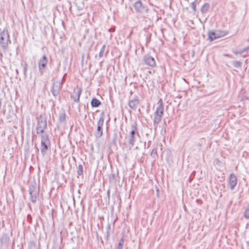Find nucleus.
<instances>
[{
  "label": "nucleus",
  "mask_w": 249,
  "mask_h": 249,
  "mask_svg": "<svg viewBox=\"0 0 249 249\" xmlns=\"http://www.w3.org/2000/svg\"><path fill=\"white\" fill-rule=\"evenodd\" d=\"M77 174L78 176H82L83 175V167L81 164H79L77 167Z\"/></svg>",
  "instance_id": "412c9836"
},
{
  "label": "nucleus",
  "mask_w": 249,
  "mask_h": 249,
  "mask_svg": "<svg viewBox=\"0 0 249 249\" xmlns=\"http://www.w3.org/2000/svg\"><path fill=\"white\" fill-rule=\"evenodd\" d=\"M124 243V237H122L120 239L119 243L118 244V245L116 248V249H123Z\"/></svg>",
  "instance_id": "4be33fe9"
},
{
  "label": "nucleus",
  "mask_w": 249,
  "mask_h": 249,
  "mask_svg": "<svg viewBox=\"0 0 249 249\" xmlns=\"http://www.w3.org/2000/svg\"><path fill=\"white\" fill-rule=\"evenodd\" d=\"M106 44H104L103 46H102V47L99 52V57H103V54H104V51H105V48H106Z\"/></svg>",
  "instance_id": "bb28decb"
},
{
  "label": "nucleus",
  "mask_w": 249,
  "mask_h": 249,
  "mask_svg": "<svg viewBox=\"0 0 249 249\" xmlns=\"http://www.w3.org/2000/svg\"><path fill=\"white\" fill-rule=\"evenodd\" d=\"M210 8V4L208 3H204L201 8V12L204 14L206 13Z\"/></svg>",
  "instance_id": "aec40b11"
},
{
  "label": "nucleus",
  "mask_w": 249,
  "mask_h": 249,
  "mask_svg": "<svg viewBox=\"0 0 249 249\" xmlns=\"http://www.w3.org/2000/svg\"><path fill=\"white\" fill-rule=\"evenodd\" d=\"M27 67L28 65L25 63L23 66V73L25 77L27 76Z\"/></svg>",
  "instance_id": "c756f323"
},
{
  "label": "nucleus",
  "mask_w": 249,
  "mask_h": 249,
  "mask_svg": "<svg viewBox=\"0 0 249 249\" xmlns=\"http://www.w3.org/2000/svg\"><path fill=\"white\" fill-rule=\"evenodd\" d=\"M29 249H39V245L35 241H30L29 243Z\"/></svg>",
  "instance_id": "a211bd4d"
},
{
  "label": "nucleus",
  "mask_w": 249,
  "mask_h": 249,
  "mask_svg": "<svg viewBox=\"0 0 249 249\" xmlns=\"http://www.w3.org/2000/svg\"><path fill=\"white\" fill-rule=\"evenodd\" d=\"M26 219H27V221H28V222L29 224H31V223H32V217H31V215L30 214H28L27 215Z\"/></svg>",
  "instance_id": "7c9ffc66"
},
{
  "label": "nucleus",
  "mask_w": 249,
  "mask_h": 249,
  "mask_svg": "<svg viewBox=\"0 0 249 249\" xmlns=\"http://www.w3.org/2000/svg\"><path fill=\"white\" fill-rule=\"evenodd\" d=\"M197 2V0H195L194 1L191 3V6L194 12L196 11V3Z\"/></svg>",
  "instance_id": "cd10ccee"
},
{
  "label": "nucleus",
  "mask_w": 249,
  "mask_h": 249,
  "mask_svg": "<svg viewBox=\"0 0 249 249\" xmlns=\"http://www.w3.org/2000/svg\"><path fill=\"white\" fill-rule=\"evenodd\" d=\"M104 113L102 112L97 123V129L94 132V136L97 139H99L103 135V126L104 122Z\"/></svg>",
  "instance_id": "6e6552de"
},
{
  "label": "nucleus",
  "mask_w": 249,
  "mask_h": 249,
  "mask_svg": "<svg viewBox=\"0 0 249 249\" xmlns=\"http://www.w3.org/2000/svg\"><path fill=\"white\" fill-rule=\"evenodd\" d=\"M90 103L92 107H97L101 104V102L95 97L92 99Z\"/></svg>",
  "instance_id": "f3484780"
},
{
  "label": "nucleus",
  "mask_w": 249,
  "mask_h": 249,
  "mask_svg": "<svg viewBox=\"0 0 249 249\" xmlns=\"http://www.w3.org/2000/svg\"><path fill=\"white\" fill-rule=\"evenodd\" d=\"M5 110H4V111H3V114H5Z\"/></svg>",
  "instance_id": "ea45409f"
},
{
  "label": "nucleus",
  "mask_w": 249,
  "mask_h": 249,
  "mask_svg": "<svg viewBox=\"0 0 249 249\" xmlns=\"http://www.w3.org/2000/svg\"><path fill=\"white\" fill-rule=\"evenodd\" d=\"M145 145H146V143L145 142L144 143V146L145 147Z\"/></svg>",
  "instance_id": "a19ab883"
},
{
  "label": "nucleus",
  "mask_w": 249,
  "mask_h": 249,
  "mask_svg": "<svg viewBox=\"0 0 249 249\" xmlns=\"http://www.w3.org/2000/svg\"><path fill=\"white\" fill-rule=\"evenodd\" d=\"M228 34V32L226 30H211L209 31L207 34L208 39L212 42L215 39L223 37Z\"/></svg>",
  "instance_id": "423d86ee"
},
{
  "label": "nucleus",
  "mask_w": 249,
  "mask_h": 249,
  "mask_svg": "<svg viewBox=\"0 0 249 249\" xmlns=\"http://www.w3.org/2000/svg\"><path fill=\"white\" fill-rule=\"evenodd\" d=\"M16 73H17V74H18V70H16Z\"/></svg>",
  "instance_id": "58836bf2"
},
{
  "label": "nucleus",
  "mask_w": 249,
  "mask_h": 249,
  "mask_svg": "<svg viewBox=\"0 0 249 249\" xmlns=\"http://www.w3.org/2000/svg\"><path fill=\"white\" fill-rule=\"evenodd\" d=\"M40 151L43 156L47 154V151L49 150L51 146L50 141L49 139V136L47 134H41Z\"/></svg>",
  "instance_id": "20e7f679"
},
{
  "label": "nucleus",
  "mask_w": 249,
  "mask_h": 249,
  "mask_svg": "<svg viewBox=\"0 0 249 249\" xmlns=\"http://www.w3.org/2000/svg\"><path fill=\"white\" fill-rule=\"evenodd\" d=\"M11 43L8 30L4 28L2 31L0 29V45L4 51H6L9 44Z\"/></svg>",
  "instance_id": "7ed1b4c3"
},
{
  "label": "nucleus",
  "mask_w": 249,
  "mask_h": 249,
  "mask_svg": "<svg viewBox=\"0 0 249 249\" xmlns=\"http://www.w3.org/2000/svg\"><path fill=\"white\" fill-rule=\"evenodd\" d=\"M44 114H41L38 119L36 125V133L40 136L41 134H44V132L47 128V120Z\"/></svg>",
  "instance_id": "39448f33"
},
{
  "label": "nucleus",
  "mask_w": 249,
  "mask_h": 249,
  "mask_svg": "<svg viewBox=\"0 0 249 249\" xmlns=\"http://www.w3.org/2000/svg\"><path fill=\"white\" fill-rule=\"evenodd\" d=\"M10 242V238L8 234H2L0 238V243L2 246L8 247Z\"/></svg>",
  "instance_id": "dca6fc26"
},
{
  "label": "nucleus",
  "mask_w": 249,
  "mask_h": 249,
  "mask_svg": "<svg viewBox=\"0 0 249 249\" xmlns=\"http://www.w3.org/2000/svg\"><path fill=\"white\" fill-rule=\"evenodd\" d=\"M249 49V46L246 47V48H243V49H242L241 50H240L239 51V53H240V54H241L242 53H243L247 51V50H248Z\"/></svg>",
  "instance_id": "2f4dec72"
},
{
  "label": "nucleus",
  "mask_w": 249,
  "mask_h": 249,
  "mask_svg": "<svg viewBox=\"0 0 249 249\" xmlns=\"http://www.w3.org/2000/svg\"><path fill=\"white\" fill-rule=\"evenodd\" d=\"M62 85L63 81H56L55 82L53 83L51 88V92L53 96L55 98H56L59 95V92L62 87Z\"/></svg>",
  "instance_id": "9b49d317"
},
{
  "label": "nucleus",
  "mask_w": 249,
  "mask_h": 249,
  "mask_svg": "<svg viewBox=\"0 0 249 249\" xmlns=\"http://www.w3.org/2000/svg\"><path fill=\"white\" fill-rule=\"evenodd\" d=\"M82 89L81 88H77L74 89L73 94L71 95V97L73 99L75 102H78L79 101L80 95L81 94Z\"/></svg>",
  "instance_id": "2eb2a0df"
},
{
  "label": "nucleus",
  "mask_w": 249,
  "mask_h": 249,
  "mask_svg": "<svg viewBox=\"0 0 249 249\" xmlns=\"http://www.w3.org/2000/svg\"><path fill=\"white\" fill-rule=\"evenodd\" d=\"M151 143V141H148V147H148L150 145Z\"/></svg>",
  "instance_id": "f704fd0d"
},
{
  "label": "nucleus",
  "mask_w": 249,
  "mask_h": 249,
  "mask_svg": "<svg viewBox=\"0 0 249 249\" xmlns=\"http://www.w3.org/2000/svg\"><path fill=\"white\" fill-rule=\"evenodd\" d=\"M158 106L156 107V110L154 113L153 125L156 128L161 120L163 115V104L161 99H160L158 103Z\"/></svg>",
  "instance_id": "f257e3e1"
},
{
  "label": "nucleus",
  "mask_w": 249,
  "mask_h": 249,
  "mask_svg": "<svg viewBox=\"0 0 249 249\" xmlns=\"http://www.w3.org/2000/svg\"><path fill=\"white\" fill-rule=\"evenodd\" d=\"M233 53L235 54H238V53H239V51H234L233 52Z\"/></svg>",
  "instance_id": "72a5a7b5"
},
{
  "label": "nucleus",
  "mask_w": 249,
  "mask_h": 249,
  "mask_svg": "<svg viewBox=\"0 0 249 249\" xmlns=\"http://www.w3.org/2000/svg\"><path fill=\"white\" fill-rule=\"evenodd\" d=\"M72 249H75L74 248H73Z\"/></svg>",
  "instance_id": "79ce46f5"
},
{
  "label": "nucleus",
  "mask_w": 249,
  "mask_h": 249,
  "mask_svg": "<svg viewBox=\"0 0 249 249\" xmlns=\"http://www.w3.org/2000/svg\"><path fill=\"white\" fill-rule=\"evenodd\" d=\"M151 157L153 159H156L158 156L157 148H153L150 153Z\"/></svg>",
  "instance_id": "393cba45"
},
{
  "label": "nucleus",
  "mask_w": 249,
  "mask_h": 249,
  "mask_svg": "<svg viewBox=\"0 0 249 249\" xmlns=\"http://www.w3.org/2000/svg\"><path fill=\"white\" fill-rule=\"evenodd\" d=\"M133 6L136 13L142 14L148 11V8L142 4L141 0L135 1Z\"/></svg>",
  "instance_id": "1a4fd4ad"
},
{
  "label": "nucleus",
  "mask_w": 249,
  "mask_h": 249,
  "mask_svg": "<svg viewBox=\"0 0 249 249\" xmlns=\"http://www.w3.org/2000/svg\"><path fill=\"white\" fill-rule=\"evenodd\" d=\"M140 104L139 100L137 96L134 99L130 100L128 102V106L132 109L135 110L137 108L138 105Z\"/></svg>",
  "instance_id": "4468645a"
},
{
  "label": "nucleus",
  "mask_w": 249,
  "mask_h": 249,
  "mask_svg": "<svg viewBox=\"0 0 249 249\" xmlns=\"http://www.w3.org/2000/svg\"><path fill=\"white\" fill-rule=\"evenodd\" d=\"M244 216L245 218L249 219V209H247L245 211L244 213Z\"/></svg>",
  "instance_id": "c85d7f7f"
},
{
  "label": "nucleus",
  "mask_w": 249,
  "mask_h": 249,
  "mask_svg": "<svg viewBox=\"0 0 249 249\" xmlns=\"http://www.w3.org/2000/svg\"><path fill=\"white\" fill-rule=\"evenodd\" d=\"M231 190H233L237 184V178L234 174H231L228 178Z\"/></svg>",
  "instance_id": "ddd939ff"
},
{
  "label": "nucleus",
  "mask_w": 249,
  "mask_h": 249,
  "mask_svg": "<svg viewBox=\"0 0 249 249\" xmlns=\"http://www.w3.org/2000/svg\"><path fill=\"white\" fill-rule=\"evenodd\" d=\"M66 120V113L64 112H62L59 114V121L60 122H64Z\"/></svg>",
  "instance_id": "5701e85b"
},
{
  "label": "nucleus",
  "mask_w": 249,
  "mask_h": 249,
  "mask_svg": "<svg viewBox=\"0 0 249 249\" xmlns=\"http://www.w3.org/2000/svg\"><path fill=\"white\" fill-rule=\"evenodd\" d=\"M234 67L238 68L241 66L242 63L239 61H234L232 62Z\"/></svg>",
  "instance_id": "a878e982"
},
{
  "label": "nucleus",
  "mask_w": 249,
  "mask_h": 249,
  "mask_svg": "<svg viewBox=\"0 0 249 249\" xmlns=\"http://www.w3.org/2000/svg\"><path fill=\"white\" fill-rule=\"evenodd\" d=\"M156 191H157V195H158V194H159V189H158V188H157Z\"/></svg>",
  "instance_id": "c9c22d12"
},
{
  "label": "nucleus",
  "mask_w": 249,
  "mask_h": 249,
  "mask_svg": "<svg viewBox=\"0 0 249 249\" xmlns=\"http://www.w3.org/2000/svg\"><path fill=\"white\" fill-rule=\"evenodd\" d=\"M138 137H140V134L138 130L137 124L136 122H134L131 124L130 131L127 137L128 143L130 145V147L134 146L137 138Z\"/></svg>",
  "instance_id": "f03ea898"
},
{
  "label": "nucleus",
  "mask_w": 249,
  "mask_h": 249,
  "mask_svg": "<svg viewBox=\"0 0 249 249\" xmlns=\"http://www.w3.org/2000/svg\"><path fill=\"white\" fill-rule=\"evenodd\" d=\"M118 175L115 173H111L108 176L109 181L110 182H116L118 179Z\"/></svg>",
  "instance_id": "6ab92c4d"
},
{
  "label": "nucleus",
  "mask_w": 249,
  "mask_h": 249,
  "mask_svg": "<svg viewBox=\"0 0 249 249\" xmlns=\"http://www.w3.org/2000/svg\"><path fill=\"white\" fill-rule=\"evenodd\" d=\"M29 192L31 201L32 203H35L39 192V187L37 186L36 182H34L29 186Z\"/></svg>",
  "instance_id": "0eeeda50"
},
{
  "label": "nucleus",
  "mask_w": 249,
  "mask_h": 249,
  "mask_svg": "<svg viewBox=\"0 0 249 249\" xmlns=\"http://www.w3.org/2000/svg\"><path fill=\"white\" fill-rule=\"evenodd\" d=\"M108 32H110V33H112V32H115V28L114 27H112V28L109 29H108Z\"/></svg>",
  "instance_id": "473e14b6"
},
{
  "label": "nucleus",
  "mask_w": 249,
  "mask_h": 249,
  "mask_svg": "<svg viewBox=\"0 0 249 249\" xmlns=\"http://www.w3.org/2000/svg\"><path fill=\"white\" fill-rule=\"evenodd\" d=\"M110 229H111V225L110 224H108L107 226V231H106V239L107 240L108 239V238L110 236L109 232H110Z\"/></svg>",
  "instance_id": "b1692460"
},
{
  "label": "nucleus",
  "mask_w": 249,
  "mask_h": 249,
  "mask_svg": "<svg viewBox=\"0 0 249 249\" xmlns=\"http://www.w3.org/2000/svg\"><path fill=\"white\" fill-rule=\"evenodd\" d=\"M107 196H108V197H109V190L107 191Z\"/></svg>",
  "instance_id": "e433bc0d"
},
{
  "label": "nucleus",
  "mask_w": 249,
  "mask_h": 249,
  "mask_svg": "<svg viewBox=\"0 0 249 249\" xmlns=\"http://www.w3.org/2000/svg\"><path fill=\"white\" fill-rule=\"evenodd\" d=\"M48 60L46 54L43 55L38 60V71L41 75H43L46 68Z\"/></svg>",
  "instance_id": "9d476101"
},
{
  "label": "nucleus",
  "mask_w": 249,
  "mask_h": 249,
  "mask_svg": "<svg viewBox=\"0 0 249 249\" xmlns=\"http://www.w3.org/2000/svg\"><path fill=\"white\" fill-rule=\"evenodd\" d=\"M143 60L146 65L151 67H154L156 66V61L154 58L150 55L146 54L144 55Z\"/></svg>",
  "instance_id": "f8f14e48"
},
{
  "label": "nucleus",
  "mask_w": 249,
  "mask_h": 249,
  "mask_svg": "<svg viewBox=\"0 0 249 249\" xmlns=\"http://www.w3.org/2000/svg\"><path fill=\"white\" fill-rule=\"evenodd\" d=\"M66 74H65V75H64V76H63V80L64 79V78H65V76L66 75Z\"/></svg>",
  "instance_id": "4c0bfd02"
}]
</instances>
